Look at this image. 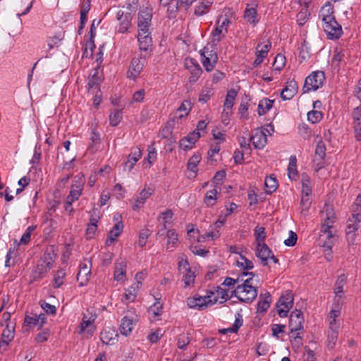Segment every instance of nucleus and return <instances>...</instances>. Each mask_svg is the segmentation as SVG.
<instances>
[{"mask_svg": "<svg viewBox=\"0 0 361 361\" xmlns=\"http://www.w3.org/2000/svg\"><path fill=\"white\" fill-rule=\"evenodd\" d=\"M320 215L322 223L319 239L322 243L324 251L329 252L334 244L336 234V228L334 226L336 217L333 205L326 203Z\"/></svg>", "mask_w": 361, "mask_h": 361, "instance_id": "obj_1", "label": "nucleus"}, {"mask_svg": "<svg viewBox=\"0 0 361 361\" xmlns=\"http://www.w3.org/2000/svg\"><path fill=\"white\" fill-rule=\"evenodd\" d=\"M334 13V10L331 4H326L322 7L319 15L322 20V27L327 37L331 39H338L343 33L342 27L336 21Z\"/></svg>", "mask_w": 361, "mask_h": 361, "instance_id": "obj_2", "label": "nucleus"}, {"mask_svg": "<svg viewBox=\"0 0 361 361\" xmlns=\"http://www.w3.org/2000/svg\"><path fill=\"white\" fill-rule=\"evenodd\" d=\"M243 276H248V278L245 279L242 284L236 287L233 291V294L242 302H251L257 295V288L251 284L254 274L252 272H243Z\"/></svg>", "mask_w": 361, "mask_h": 361, "instance_id": "obj_3", "label": "nucleus"}, {"mask_svg": "<svg viewBox=\"0 0 361 361\" xmlns=\"http://www.w3.org/2000/svg\"><path fill=\"white\" fill-rule=\"evenodd\" d=\"M235 18L234 12L229 8H224L222 14L219 17L216 27L212 32V42H219L228 32V27Z\"/></svg>", "mask_w": 361, "mask_h": 361, "instance_id": "obj_4", "label": "nucleus"}, {"mask_svg": "<svg viewBox=\"0 0 361 361\" xmlns=\"http://www.w3.org/2000/svg\"><path fill=\"white\" fill-rule=\"evenodd\" d=\"M56 257V255L53 250H47L33 269L31 275L32 279L37 281L43 278L51 269Z\"/></svg>", "mask_w": 361, "mask_h": 361, "instance_id": "obj_5", "label": "nucleus"}, {"mask_svg": "<svg viewBox=\"0 0 361 361\" xmlns=\"http://www.w3.org/2000/svg\"><path fill=\"white\" fill-rule=\"evenodd\" d=\"M325 80V75L322 71H314L308 75L303 86V92H309L311 91H316L322 87Z\"/></svg>", "mask_w": 361, "mask_h": 361, "instance_id": "obj_6", "label": "nucleus"}, {"mask_svg": "<svg viewBox=\"0 0 361 361\" xmlns=\"http://www.w3.org/2000/svg\"><path fill=\"white\" fill-rule=\"evenodd\" d=\"M304 318L301 311L295 310L290 314L289 327L291 334H295L293 342L300 344L301 337L299 336L300 331L303 329Z\"/></svg>", "mask_w": 361, "mask_h": 361, "instance_id": "obj_7", "label": "nucleus"}, {"mask_svg": "<svg viewBox=\"0 0 361 361\" xmlns=\"http://www.w3.org/2000/svg\"><path fill=\"white\" fill-rule=\"evenodd\" d=\"M212 297L213 295H209L207 293L204 296L195 295L190 297L187 299L186 302L190 308L202 310L216 303V300Z\"/></svg>", "mask_w": 361, "mask_h": 361, "instance_id": "obj_8", "label": "nucleus"}, {"mask_svg": "<svg viewBox=\"0 0 361 361\" xmlns=\"http://www.w3.org/2000/svg\"><path fill=\"white\" fill-rule=\"evenodd\" d=\"M201 62L207 72L214 70L217 61L218 56L216 51L210 49L209 47H204L201 51Z\"/></svg>", "mask_w": 361, "mask_h": 361, "instance_id": "obj_9", "label": "nucleus"}, {"mask_svg": "<svg viewBox=\"0 0 361 361\" xmlns=\"http://www.w3.org/2000/svg\"><path fill=\"white\" fill-rule=\"evenodd\" d=\"M293 305V295L291 291L282 294L276 305L277 312L280 317H286Z\"/></svg>", "mask_w": 361, "mask_h": 361, "instance_id": "obj_10", "label": "nucleus"}, {"mask_svg": "<svg viewBox=\"0 0 361 361\" xmlns=\"http://www.w3.org/2000/svg\"><path fill=\"white\" fill-rule=\"evenodd\" d=\"M96 318V314H92L89 312L85 313L79 326L78 334H85L87 337L91 336L96 329L94 325Z\"/></svg>", "mask_w": 361, "mask_h": 361, "instance_id": "obj_11", "label": "nucleus"}, {"mask_svg": "<svg viewBox=\"0 0 361 361\" xmlns=\"http://www.w3.org/2000/svg\"><path fill=\"white\" fill-rule=\"evenodd\" d=\"M178 259V269L183 274L185 286H189L195 281V273L191 271L189 263L184 255L180 256Z\"/></svg>", "mask_w": 361, "mask_h": 361, "instance_id": "obj_12", "label": "nucleus"}, {"mask_svg": "<svg viewBox=\"0 0 361 361\" xmlns=\"http://www.w3.org/2000/svg\"><path fill=\"white\" fill-rule=\"evenodd\" d=\"M85 183V179L83 174L79 173L75 176L73 178L69 195L67 197H69L70 200L72 199L77 201L82 195Z\"/></svg>", "mask_w": 361, "mask_h": 361, "instance_id": "obj_13", "label": "nucleus"}, {"mask_svg": "<svg viewBox=\"0 0 361 361\" xmlns=\"http://www.w3.org/2000/svg\"><path fill=\"white\" fill-rule=\"evenodd\" d=\"M138 321L137 315L130 310L128 311V314L126 315L122 319L120 325L121 334L127 336L130 335L134 328L135 323Z\"/></svg>", "mask_w": 361, "mask_h": 361, "instance_id": "obj_14", "label": "nucleus"}, {"mask_svg": "<svg viewBox=\"0 0 361 361\" xmlns=\"http://www.w3.org/2000/svg\"><path fill=\"white\" fill-rule=\"evenodd\" d=\"M341 313V305L338 302H334L331 311L328 315L329 330L338 331L340 320L338 317Z\"/></svg>", "mask_w": 361, "mask_h": 361, "instance_id": "obj_15", "label": "nucleus"}, {"mask_svg": "<svg viewBox=\"0 0 361 361\" xmlns=\"http://www.w3.org/2000/svg\"><path fill=\"white\" fill-rule=\"evenodd\" d=\"M256 255L261 260L262 264L264 266L267 265L269 259H271L275 264L279 262V259L275 257L272 251L264 243H258L257 246Z\"/></svg>", "mask_w": 361, "mask_h": 361, "instance_id": "obj_16", "label": "nucleus"}, {"mask_svg": "<svg viewBox=\"0 0 361 361\" xmlns=\"http://www.w3.org/2000/svg\"><path fill=\"white\" fill-rule=\"evenodd\" d=\"M146 63V58L144 56L135 57L132 59L128 71V78L136 80L141 73Z\"/></svg>", "mask_w": 361, "mask_h": 361, "instance_id": "obj_17", "label": "nucleus"}, {"mask_svg": "<svg viewBox=\"0 0 361 361\" xmlns=\"http://www.w3.org/2000/svg\"><path fill=\"white\" fill-rule=\"evenodd\" d=\"M132 16L130 13H125L119 10L116 14V19L118 21L117 31L119 33H126L132 25Z\"/></svg>", "mask_w": 361, "mask_h": 361, "instance_id": "obj_18", "label": "nucleus"}, {"mask_svg": "<svg viewBox=\"0 0 361 361\" xmlns=\"http://www.w3.org/2000/svg\"><path fill=\"white\" fill-rule=\"evenodd\" d=\"M185 67L188 69L191 75L189 78V82L190 83L195 82L202 73V70L198 63L192 58H187L185 60Z\"/></svg>", "mask_w": 361, "mask_h": 361, "instance_id": "obj_19", "label": "nucleus"}, {"mask_svg": "<svg viewBox=\"0 0 361 361\" xmlns=\"http://www.w3.org/2000/svg\"><path fill=\"white\" fill-rule=\"evenodd\" d=\"M152 10L145 7L140 10L137 16L138 30H149L152 23Z\"/></svg>", "mask_w": 361, "mask_h": 361, "instance_id": "obj_20", "label": "nucleus"}, {"mask_svg": "<svg viewBox=\"0 0 361 361\" xmlns=\"http://www.w3.org/2000/svg\"><path fill=\"white\" fill-rule=\"evenodd\" d=\"M154 193V189L145 185L139 192L138 195L133 199L134 203L132 204L133 210H137L142 207L147 199Z\"/></svg>", "mask_w": 361, "mask_h": 361, "instance_id": "obj_21", "label": "nucleus"}, {"mask_svg": "<svg viewBox=\"0 0 361 361\" xmlns=\"http://www.w3.org/2000/svg\"><path fill=\"white\" fill-rule=\"evenodd\" d=\"M271 44L269 40H264L259 42L256 47V59L254 61V66H257L267 56L270 50Z\"/></svg>", "mask_w": 361, "mask_h": 361, "instance_id": "obj_22", "label": "nucleus"}, {"mask_svg": "<svg viewBox=\"0 0 361 361\" xmlns=\"http://www.w3.org/2000/svg\"><path fill=\"white\" fill-rule=\"evenodd\" d=\"M121 217L119 214H116L114 216V220L116 223L113 228L109 231L108 234V238L106 241V244L107 245H110L112 243H114L123 231V224L121 220Z\"/></svg>", "mask_w": 361, "mask_h": 361, "instance_id": "obj_23", "label": "nucleus"}, {"mask_svg": "<svg viewBox=\"0 0 361 361\" xmlns=\"http://www.w3.org/2000/svg\"><path fill=\"white\" fill-rule=\"evenodd\" d=\"M137 41L141 51H147L152 45V39L149 30H138Z\"/></svg>", "mask_w": 361, "mask_h": 361, "instance_id": "obj_24", "label": "nucleus"}, {"mask_svg": "<svg viewBox=\"0 0 361 361\" xmlns=\"http://www.w3.org/2000/svg\"><path fill=\"white\" fill-rule=\"evenodd\" d=\"M250 141L252 142L255 149H263L267 142L266 132H264L263 129L255 130L252 135L250 138Z\"/></svg>", "mask_w": 361, "mask_h": 361, "instance_id": "obj_25", "label": "nucleus"}, {"mask_svg": "<svg viewBox=\"0 0 361 361\" xmlns=\"http://www.w3.org/2000/svg\"><path fill=\"white\" fill-rule=\"evenodd\" d=\"M361 216L359 214L353 215L348 221L346 235L349 242L353 243L355 238V232L360 227Z\"/></svg>", "mask_w": 361, "mask_h": 361, "instance_id": "obj_26", "label": "nucleus"}, {"mask_svg": "<svg viewBox=\"0 0 361 361\" xmlns=\"http://www.w3.org/2000/svg\"><path fill=\"white\" fill-rule=\"evenodd\" d=\"M140 288V281L135 282L130 287L125 290V293L121 298V302L124 304L133 302L137 298Z\"/></svg>", "mask_w": 361, "mask_h": 361, "instance_id": "obj_27", "label": "nucleus"}, {"mask_svg": "<svg viewBox=\"0 0 361 361\" xmlns=\"http://www.w3.org/2000/svg\"><path fill=\"white\" fill-rule=\"evenodd\" d=\"M118 334L114 329L108 328L102 331L100 340L105 345H114L118 341Z\"/></svg>", "mask_w": 361, "mask_h": 361, "instance_id": "obj_28", "label": "nucleus"}, {"mask_svg": "<svg viewBox=\"0 0 361 361\" xmlns=\"http://www.w3.org/2000/svg\"><path fill=\"white\" fill-rule=\"evenodd\" d=\"M200 137L199 132L193 131L180 140L179 146L185 151L192 148L196 141Z\"/></svg>", "mask_w": 361, "mask_h": 361, "instance_id": "obj_29", "label": "nucleus"}, {"mask_svg": "<svg viewBox=\"0 0 361 361\" xmlns=\"http://www.w3.org/2000/svg\"><path fill=\"white\" fill-rule=\"evenodd\" d=\"M91 276V270L87 263H82L77 275V281L80 286H85L89 281Z\"/></svg>", "mask_w": 361, "mask_h": 361, "instance_id": "obj_30", "label": "nucleus"}, {"mask_svg": "<svg viewBox=\"0 0 361 361\" xmlns=\"http://www.w3.org/2000/svg\"><path fill=\"white\" fill-rule=\"evenodd\" d=\"M298 90V85L295 80L288 82L286 87L281 92V97L283 100H289L292 99Z\"/></svg>", "mask_w": 361, "mask_h": 361, "instance_id": "obj_31", "label": "nucleus"}, {"mask_svg": "<svg viewBox=\"0 0 361 361\" xmlns=\"http://www.w3.org/2000/svg\"><path fill=\"white\" fill-rule=\"evenodd\" d=\"M142 157V150L140 147H136L133 148L130 154L128 157V159L125 164V167L128 169V171H131L136 162L141 158Z\"/></svg>", "mask_w": 361, "mask_h": 361, "instance_id": "obj_32", "label": "nucleus"}, {"mask_svg": "<svg viewBox=\"0 0 361 361\" xmlns=\"http://www.w3.org/2000/svg\"><path fill=\"white\" fill-rule=\"evenodd\" d=\"M126 276V262L124 260L115 263L114 279L117 281H123Z\"/></svg>", "mask_w": 361, "mask_h": 361, "instance_id": "obj_33", "label": "nucleus"}, {"mask_svg": "<svg viewBox=\"0 0 361 361\" xmlns=\"http://www.w3.org/2000/svg\"><path fill=\"white\" fill-rule=\"evenodd\" d=\"M167 243L166 250L169 252L173 251L178 243V233L174 229H169L166 233Z\"/></svg>", "mask_w": 361, "mask_h": 361, "instance_id": "obj_34", "label": "nucleus"}, {"mask_svg": "<svg viewBox=\"0 0 361 361\" xmlns=\"http://www.w3.org/2000/svg\"><path fill=\"white\" fill-rule=\"evenodd\" d=\"M209 295H213L216 300V302L223 303L229 298L228 291L219 286L216 287L214 290L208 291Z\"/></svg>", "mask_w": 361, "mask_h": 361, "instance_id": "obj_35", "label": "nucleus"}, {"mask_svg": "<svg viewBox=\"0 0 361 361\" xmlns=\"http://www.w3.org/2000/svg\"><path fill=\"white\" fill-rule=\"evenodd\" d=\"M346 277L344 274H342L338 276L335 283V298L334 302H338L340 303V300L342 298V293H343V286L345 283Z\"/></svg>", "mask_w": 361, "mask_h": 361, "instance_id": "obj_36", "label": "nucleus"}, {"mask_svg": "<svg viewBox=\"0 0 361 361\" xmlns=\"http://www.w3.org/2000/svg\"><path fill=\"white\" fill-rule=\"evenodd\" d=\"M213 4V0H200L199 4L195 7V15L201 16L207 13L210 6Z\"/></svg>", "mask_w": 361, "mask_h": 361, "instance_id": "obj_37", "label": "nucleus"}, {"mask_svg": "<svg viewBox=\"0 0 361 361\" xmlns=\"http://www.w3.org/2000/svg\"><path fill=\"white\" fill-rule=\"evenodd\" d=\"M288 176L291 180H295L298 178L297 159L295 156H290L288 166Z\"/></svg>", "mask_w": 361, "mask_h": 361, "instance_id": "obj_38", "label": "nucleus"}, {"mask_svg": "<svg viewBox=\"0 0 361 361\" xmlns=\"http://www.w3.org/2000/svg\"><path fill=\"white\" fill-rule=\"evenodd\" d=\"M274 102V100H271L268 98H264L260 100L257 106L258 115H265L272 108Z\"/></svg>", "mask_w": 361, "mask_h": 361, "instance_id": "obj_39", "label": "nucleus"}, {"mask_svg": "<svg viewBox=\"0 0 361 361\" xmlns=\"http://www.w3.org/2000/svg\"><path fill=\"white\" fill-rule=\"evenodd\" d=\"M14 338V329L13 326H10L9 324H6L5 329L2 332V338L0 341L1 345L4 344L7 345Z\"/></svg>", "mask_w": 361, "mask_h": 361, "instance_id": "obj_40", "label": "nucleus"}, {"mask_svg": "<svg viewBox=\"0 0 361 361\" xmlns=\"http://www.w3.org/2000/svg\"><path fill=\"white\" fill-rule=\"evenodd\" d=\"M347 59V51L342 49L336 48L334 51V55L331 60L332 66H338L341 62H344Z\"/></svg>", "mask_w": 361, "mask_h": 361, "instance_id": "obj_41", "label": "nucleus"}, {"mask_svg": "<svg viewBox=\"0 0 361 361\" xmlns=\"http://www.w3.org/2000/svg\"><path fill=\"white\" fill-rule=\"evenodd\" d=\"M235 319L233 326L231 327L220 330L221 334H226L228 333H236L238 331L239 328L243 325V319L242 315L239 313L235 314Z\"/></svg>", "mask_w": 361, "mask_h": 361, "instance_id": "obj_42", "label": "nucleus"}, {"mask_svg": "<svg viewBox=\"0 0 361 361\" xmlns=\"http://www.w3.org/2000/svg\"><path fill=\"white\" fill-rule=\"evenodd\" d=\"M270 298L271 296L269 293H266L263 297L259 296V300L257 302L258 312H264L269 309L271 302Z\"/></svg>", "mask_w": 361, "mask_h": 361, "instance_id": "obj_43", "label": "nucleus"}, {"mask_svg": "<svg viewBox=\"0 0 361 361\" xmlns=\"http://www.w3.org/2000/svg\"><path fill=\"white\" fill-rule=\"evenodd\" d=\"M218 193L219 190L216 188L207 191L204 199V203L209 207L214 205L217 200Z\"/></svg>", "mask_w": 361, "mask_h": 361, "instance_id": "obj_44", "label": "nucleus"}, {"mask_svg": "<svg viewBox=\"0 0 361 361\" xmlns=\"http://www.w3.org/2000/svg\"><path fill=\"white\" fill-rule=\"evenodd\" d=\"M64 37V32L63 31H59L56 35L51 37L48 40V47L49 49H52L55 47H59L61 41Z\"/></svg>", "mask_w": 361, "mask_h": 361, "instance_id": "obj_45", "label": "nucleus"}, {"mask_svg": "<svg viewBox=\"0 0 361 361\" xmlns=\"http://www.w3.org/2000/svg\"><path fill=\"white\" fill-rule=\"evenodd\" d=\"M236 96H237V92L235 90H234L233 89L228 91L226 97V99L224 102V108H225L224 111L226 110H230L232 109V107L234 104V102H235Z\"/></svg>", "mask_w": 361, "mask_h": 361, "instance_id": "obj_46", "label": "nucleus"}, {"mask_svg": "<svg viewBox=\"0 0 361 361\" xmlns=\"http://www.w3.org/2000/svg\"><path fill=\"white\" fill-rule=\"evenodd\" d=\"M257 16V12L255 8H247L244 12V18L246 21L253 25L258 22Z\"/></svg>", "mask_w": 361, "mask_h": 361, "instance_id": "obj_47", "label": "nucleus"}, {"mask_svg": "<svg viewBox=\"0 0 361 361\" xmlns=\"http://www.w3.org/2000/svg\"><path fill=\"white\" fill-rule=\"evenodd\" d=\"M236 263L238 267L243 269V270H250L254 267L252 262L251 260L247 259L241 254L237 259Z\"/></svg>", "mask_w": 361, "mask_h": 361, "instance_id": "obj_48", "label": "nucleus"}, {"mask_svg": "<svg viewBox=\"0 0 361 361\" xmlns=\"http://www.w3.org/2000/svg\"><path fill=\"white\" fill-rule=\"evenodd\" d=\"M35 228L36 227L34 226H28L21 236L20 241L18 242V245H27L31 240L32 233L35 231Z\"/></svg>", "mask_w": 361, "mask_h": 361, "instance_id": "obj_49", "label": "nucleus"}, {"mask_svg": "<svg viewBox=\"0 0 361 361\" xmlns=\"http://www.w3.org/2000/svg\"><path fill=\"white\" fill-rule=\"evenodd\" d=\"M302 194L311 195L312 188L310 185V178L306 173L302 174Z\"/></svg>", "mask_w": 361, "mask_h": 361, "instance_id": "obj_50", "label": "nucleus"}, {"mask_svg": "<svg viewBox=\"0 0 361 361\" xmlns=\"http://www.w3.org/2000/svg\"><path fill=\"white\" fill-rule=\"evenodd\" d=\"M123 115L119 109H114L109 115V122L111 126H116L121 122Z\"/></svg>", "mask_w": 361, "mask_h": 361, "instance_id": "obj_51", "label": "nucleus"}, {"mask_svg": "<svg viewBox=\"0 0 361 361\" xmlns=\"http://www.w3.org/2000/svg\"><path fill=\"white\" fill-rule=\"evenodd\" d=\"M264 185L266 188V192L267 193H272L276 190L278 187L276 178L272 177L271 176L266 178Z\"/></svg>", "mask_w": 361, "mask_h": 361, "instance_id": "obj_52", "label": "nucleus"}, {"mask_svg": "<svg viewBox=\"0 0 361 361\" xmlns=\"http://www.w3.org/2000/svg\"><path fill=\"white\" fill-rule=\"evenodd\" d=\"M201 160V155L198 153L192 156L188 162V169L192 172L195 173L197 166Z\"/></svg>", "mask_w": 361, "mask_h": 361, "instance_id": "obj_53", "label": "nucleus"}, {"mask_svg": "<svg viewBox=\"0 0 361 361\" xmlns=\"http://www.w3.org/2000/svg\"><path fill=\"white\" fill-rule=\"evenodd\" d=\"M338 331L329 330L327 335V346L329 349H333L336 343Z\"/></svg>", "mask_w": 361, "mask_h": 361, "instance_id": "obj_54", "label": "nucleus"}, {"mask_svg": "<svg viewBox=\"0 0 361 361\" xmlns=\"http://www.w3.org/2000/svg\"><path fill=\"white\" fill-rule=\"evenodd\" d=\"M97 230V219L92 218L90 219V222L87 225L86 229V235L87 238H92L96 233Z\"/></svg>", "mask_w": 361, "mask_h": 361, "instance_id": "obj_55", "label": "nucleus"}, {"mask_svg": "<svg viewBox=\"0 0 361 361\" xmlns=\"http://www.w3.org/2000/svg\"><path fill=\"white\" fill-rule=\"evenodd\" d=\"M148 154L147 158L145 159V161H147L148 162V164L145 166L146 168H149L152 163L156 160L157 159V152L154 147V145H151L148 146L147 148Z\"/></svg>", "mask_w": 361, "mask_h": 361, "instance_id": "obj_56", "label": "nucleus"}, {"mask_svg": "<svg viewBox=\"0 0 361 361\" xmlns=\"http://www.w3.org/2000/svg\"><path fill=\"white\" fill-rule=\"evenodd\" d=\"M66 276V272L63 269L58 270L54 276V287L59 288L63 283Z\"/></svg>", "mask_w": 361, "mask_h": 361, "instance_id": "obj_57", "label": "nucleus"}, {"mask_svg": "<svg viewBox=\"0 0 361 361\" xmlns=\"http://www.w3.org/2000/svg\"><path fill=\"white\" fill-rule=\"evenodd\" d=\"M24 324L29 328L37 326L39 329L38 319L36 314L26 315L24 319Z\"/></svg>", "mask_w": 361, "mask_h": 361, "instance_id": "obj_58", "label": "nucleus"}, {"mask_svg": "<svg viewBox=\"0 0 361 361\" xmlns=\"http://www.w3.org/2000/svg\"><path fill=\"white\" fill-rule=\"evenodd\" d=\"M255 237L257 244L264 243L266 238L265 228L262 226H257L255 230Z\"/></svg>", "mask_w": 361, "mask_h": 361, "instance_id": "obj_59", "label": "nucleus"}, {"mask_svg": "<svg viewBox=\"0 0 361 361\" xmlns=\"http://www.w3.org/2000/svg\"><path fill=\"white\" fill-rule=\"evenodd\" d=\"M213 94V90L209 87L204 88L199 96V102L202 103H206Z\"/></svg>", "mask_w": 361, "mask_h": 361, "instance_id": "obj_60", "label": "nucleus"}, {"mask_svg": "<svg viewBox=\"0 0 361 361\" xmlns=\"http://www.w3.org/2000/svg\"><path fill=\"white\" fill-rule=\"evenodd\" d=\"M322 114L319 111L313 110L307 114V119L312 123H317L322 118Z\"/></svg>", "mask_w": 361, "mask_h": 361, "instance_id": "obj_61", "label": "nucleus"}, {"mask_svg": "<svg viewBox=\"0 0 361 361\" xmlns=\"http://www.w3.org/2000/svg\"><path fill=\"white\" fill-rule=\"evenodd\" d=\"M314 156H319L324 157H325L326 156V145L321 138L317 140V146L315 149Z\"/></svg>", "mask_w": 361, "mask_h": 361, "instance_id": "obj_62", "label": "nucleus"}, {"mask_svg": "<svg viewBox=\"0 0 361 361\" xmlns=\"http://www.w3.org/2000/svg\"><path fill=\"white\" fill-rule=\"evenodd\" d=\"M308 20L307 9H302L296 16L297 23L300 26L304 25Z\"/></svg>", "mask_w": 361, "mask_h": 361, "instance_id": "obj_63", "label": "nucleus"}, {"mask_svg": "<svg viewBox=\"0 0 361 361\" xmlns=\"http://www.w3.org/2000/svg\"><path fill=\"white\" fill-rule=\"evenodd\" d=\"M190 341V337L188 334H180L178 336L177 345L178 348L180 349H185V348L189 344Z\"/></svg>", "mask_w": 361, "mask_h": 361, "instance_id": "obj_64", "label": "nucleus"}]
</instances>
